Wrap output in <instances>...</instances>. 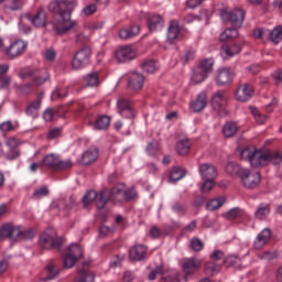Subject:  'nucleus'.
Masks as SVG:
<instances>
[{
  "instance_id": "obj_34",
  "label": "nucleus",
  "mask_w": 282,
  "mask_h": 282,
  "mask_svg": "<svg viewBox=\"0 0 282 282\" xmlns=\"http://www.w3.org/2000/svg\"><path fill=\"white\" fill-rule=\"evenodd\" d=\"M31 23L34 28H44L47 23V12H45V10H40L35 15L31 14Z\"/></svg>"
},
{
  "instance_id": "obj_17",
  "label": "nucleus",
  "mask_w": 282,
  "mask_h": 282,
  "mask_svg": "<svg viewBox=\"0 0 282 282\" xmlns=\"http://www.w3.org/2000/svg\"><path fill=\"white\" fill-rule=\"evenodd\" d=\"M199 268H202V261L195 258L185 259L183 262L185 281H188V276H191V274H195V272H197Z\"/></svg>"
},
{
  "instance_id": "obj_29",
  "label": "nucleus",
  "mask_w": 282,
  "mask_h": 282,
  "mask_svg": "<svg viewBox=\"0 0 282 282\" xmlns=\"http://www.w3.org/2000/svg\"><path fill=\"white\" fill-rule=\"evenodd\" d=\"M180 39H182V33L180 32V22L173 20L169 26L167 40L173 43V41H180Z\"/></svg>"
},
{
  "instance_id": "obj_51",
  "label": "nucleus",
  "mask_w": 282,
  "mask_h": 282,
  "mask_svg": "<svg viewBox=\"0 0 282 282\" xmlns=\"http://www.w3.org/2000/svg\"><path fill=\"white\" fill-rule=\"evenodd\" d=\"M241 260L237 256H229L224 260L227 268H239Z\"/></svg>"
},
{
  "instance_id": "obj_63",
  "label": "nucleus",
  "mask_w": 282,
  "mask_h": 282,
  "mask_svg": "<svg viewBox=\"0 0 282 282\" xmlns=\"http://www.w3.org/2000/svg\"><path fill=\"white\" fill-rule=\"evenodd\" d=\"M96 10H98V7L94 3L88 4L84 8L83 12L86 17H89L91 14H94V12H96Z\"/></svg>"
},
{
  "instance_id": "obj_50",
  "label": "nucleus",
  "mask_w": 282,
  "mask_h": 282,
  "mask_svg": "<svg viewBox=\"0 0 282 282\" xmlns=\"http://www.w3.org/2000/svg\"><path fill=\"white\" fill-rule=\"evenodd\" d=\"M245 215L246 212H243V209L235 207L227 213V219H240V217H243Z\"/></svg>"
},
{
  "instance_id": "obj_53",
  "label": "nucleus",
  "mask_w": 282,
  "mask_h": 282,
  "mask_svg": "<svg viewBox=\"0 0 282 282\" xmlns=\"http://www.w3.org/2000/svg\"><path fill=\"white\" fill-rule=\"evenodd\" d=\"M160 152V143L158 141H152L147 147V153L149 155H158Z\"/></svg>"
},
{
  "instance_id": "obj_47",
  "label": "nucleus",
  "mask_w": 282,
  "mask_h": 282,
  "mask_svg": "<svg viewBox=\"0 0 282 282\" xmlns=\"http://www.w3.org/2000/svg\"><path fill=\"white\" fill-rule=\"evenodd\" d=\"M185 176H186V171H184V169L182 167H174L170 173V180L172 182H180V180H182Z\"/></svg>"
},
{
  "instance_id": "obj_62",
  "label": "nucleus",
  "mask_w": 282,
  "mask_h": 282,
  "mask_svg": "<svg viewBox=\"0 0 282 282\" xmlns=\"http://www.w3.org/2000/svg\"><path fill=\"white\" fill-rule=\"evenodd\" d=\"M259 257L263 261H272V259H276V252L264 251V252L260 253Z\"/></svg>"
},
{
  "instance_id": "obj_12",
  "label": "nucleus",
  "mask_w": 282,
  "mask_h": 282,
  "mask_svg": "<svg viewBox=\"0 0 282 282\" xmlns=\"http://www.w3.org/2000/svg\"><path fill=\"white\" fill-rule=\"evenodd\" d=\"M240 180L245 188H257L261 182V173L245 169L241 171Z\"/></svg>"
},
{
  "instance_id": "obj_40",
  "label": "nucleus",
  "mask_w": 282,
  "mask_h": 282,
  "mask_svg": "<svg viewBox=\"0 0 282 282\" xmlns=\"http://www.w3.org/2000/svg\"><path fill=\"white\" fill-rule=\"evenodd\" d=\"M237 131H239V126L235 121H229L223 127L225 138H232Z\"/></svg>"
},
{
  "instance_id": "obj_20",
  "label": "nucleus",
  "mask_w": 282,
  "mask_h": 282,
  "mask_svg": "<svg viewBox=\"0 0 282 282\" xmlns=\"http://www.w3.org/2000/svg\"><path fill=\"white\" fill-rule=\"evenodd\" d=\"M272 238V231L270 229H263L256 238L253 247L256 250H261L264 246H268Z\"/></svg>"
},
{
  "instance_id": "obj_32",
  "label": "nucleus",
  "mask_w": 282,
  "mask_h": 282,
  "mask_svg": "<svg viewBox=\"0 0 282 282\" xmlns=\"http://www.w3.org/2000/svg\"><path fill=\"white\" fill-rule=\"evenodd\" d=\"M41 100H43V93H39L36 100L32 101L26 107V116H32V118H36L39 116V109H41Z\"/></svg>"
},
{
  "instance_id": "obj_43",
  "label": "nucleus",
  "mask_w": 282,
  "mask_h": 282,
  "mask_svg": "<svg viewBox=\"0 0 282 282\" xmlns=\"http://www.w3.org/2000/svg\"><path fill=\"white\" fill-rule=\"evenodd\" d=\"M35 236H36V232L34 231V229L21 230L18 227V232H17L15 241H21V239L32 240V238L35 237Z\"/></svg>"
},
{
  "instance_id": "obj_61",
  "label": "nucleus",
  "mask_w": 282,
  "mask_h": 282,
  "mask_svg": "<svg viewBox=\"0 0 282 282\" xmlns=\"http://www.w3.org/2000/svg\"><path fill=\"white\" fill-rule=\"evenodd\" d=\"M67 96V89L58 88L52 94V100H58L59 98H65Z\"/></svg>"
},
{
  "instance_id": "obj_45",
  "label": "nucleus",
  "mask_w": 282,
  "mask_h": 282,
  "mask_svg": "<svg viewBox=\"0 0 282 282\" xmlns=\"http://www.w3.org/2000/svg\"><path fill=\"white\" fill-rule=\"evenodd\" d=\"M76 282H94V273H91V271H87L86 269H82L78 272Z\"/></svg>"
},
{
  "instance_id": "obj_8",
  "label": "nucleus",
  "mask_w": 282,
  "mask_h": 282,
  "mask_svg": "<svg viewBox=\"0 0 282 282\" xmlns=\"http://www.w3.org/2000/svg\"><path fill=\"white\" fill-rule=\"evenodd\" d=\"M213 65H215L213 58L203 59L192 76V83L194 85L204 83L208 78V74L213 72Z\"/></svg>"
},
{
  "instance_id": "obj_46",
  "label": "nucleus",
  "mask_w": 282,
  "mask_h": 282,
  "mask_svg": "<svg viewBox=\"0 0 282 282\" xmlns=\"http://www.w3.org/2000/svg\"><path fill=\"white\" fill-rule=\"evenodd\" d=\"M85 82L88 87H98L100 85V75L98 73H90L86 76Z\"/></svg>"
},
{
  "instance_id": "obj_30",
  "label": "nucleus",
  "mask_w": 282,
  "mask_h": 282,
  "mask_svg": "<svg viewBox=\"0 0 282 282\" xmlns=\"http://www.w3.org/2000/svg\"><path fill=\"white\" fill-rule=\"evenodd\" d=\"M148 19V28L150 32H155L156 30H160L162 25H164V19L161 18L159 14H145Z\"/></svg>"
},
{
  "instance_id": "obj_16",
  "label": "nucleus",
  "mask_w": 282,
  "mask_h": 282,
  "mask_svg": "<svg viewBox=\"0 0 282 282\" xmlns=\"http://www.w3.org/2000/svg\"><path fill=\"white\" fill-rule=\"evenodd\" d=\"M232 78H235V73L232 72V68L221 67L217 70V85H230L232 83Z\"/></svg>"
},
{
  "instance_id": "obj_31",
  "label": "nucleus",
  "mask_w": 282,
  "mask_h": 282,
  "mask_svg": "<svg viewBox=\"0 0 282 282\" xmlns=\"http://www.w3.org/2000/svg\"><path fill=\"white\" fill-rule=\"evenodd\" d=\"M140 34V26L139 25H131L126 26L119 31V36L123 41H128V39H133Z\"/></svg>"
},
{
  "instance_id": "obj_33",
  "label": "nucleus",
  "mask_w": 282,
  "mask_h": 282,
  "mask_svg": "<svg viewBox=\"0 0 282 282\" xmlns=\"http://www.w3.org/2000/svg\"><path fill=\"white\" fill-rule=\"evenodd\" d=\"M98 160V149L90 148L82 155V164L88 166V164H94Z\"/></svg>"
},
{
  "instance_id": "obj_57",
  "label": "nucleus",
  "mask_w": 282,
  "mask_h": 282,
  "mask_svg": "<svg viewBox=\"0 0 282 282\" xmlns=\"http://www.w3.org/2000/svg\"><path fill=\"white\" fill-rule=\"evenodd\" d=\"M48 195H50V189H47L46 186L40 187L35 189V192L33 193V197L35 199H41V197H47Z\"/></svg>"
},
{
  "instance_id": "obj_27",
  "label": "nucleus",
  "mask_w": 282,
  "mask_h": 282,
  "mask_svg": "<svg viewBox=\"0 0 282 282\" xmlns=\"http://www.w3.org/2000/svg\"><path fill=\"white\" fill-rule=\"evenodd\" d=\"M19 31L22 34H30L32 32V13H25L20 17Z\"/></svg>"
},
{
  "instance_id": "obj_22",
  "label": "nucleus",
  "mask_w": 282,
  "mask_h": 282,
  "mask_svg": "<svg viewBox=\"0 0 282 282\" xmlns=\"http://www.w3.org/2000/svg\"><path fill=\"white\" fill-rule=\"evenodd\" d=\"M128 86L134 91L142 89L144 87V75L138 72L132 73L129 77Z\"/></svg>"
},
{
  "instance_id": "obj_55",
  "label": "nucleus",
  "mask_w": 282,
  "mask_h": 282,
  "mask_svg": "<svg viewBox=\"0 0 282 282\" xmlns=\"http://www.w3.org/2000/svg\"><path fill=\"white\" fill-rule=\"evenodd\" d=\"M205 270L208 274H217L219 270H221V265L215 263V262H207L205 264Z\"/></svg>"
},
{
  "instance_id": "obj_5",
  "label": "nucleus",
  "mask_w": 282,
  "mask_h": 282,
  "mask_svg": "<svg viewBox=\"0 0 282 282\" xmlns=\"http://www.w3.org/2000/svg\"><path fill=\"white\" fill-rule=\"evenodd\" d=\"M42 166L47 169L48 171H67V169H72L74 163L70 160H62L61 156L51 153L43 158Z\"/></svg>"
},
{
  "instance_id": "obj_25",
  "label": "nucleus",
  "mask_w": 282,
  "mask_h": 282,
  "mask_svg": "<svg viewBox=\"0 0 282 282\" xmlns=\"http://www.w3.org/2000/svg\"><path fill=\"white\" fill-rule=\"evenodd\" d=\"M208 105V95L206 93H200L196 99L192 102L191 108L196 113H199V111H204Z\"/></svg>"
},
{
  "instance_id": "obj_14",
  "label": "nucleus",
  "mask_w": 282,
  "mask_h": 282,
  "mask_svg": "<svg viewBox=\"0 0 282 282\" xmlns=\"http://www.w3.org/2000/svg\"><path fill=\"white\" fill-rule=\"evenodd\" d=\"M254 96V87L250 84H242L236 91V100L239 102H248Z\"/></svg>"
},
{
  "instance_id": "obj_9",
  "label": "nucleus",
  "mask_w": 282,
  "mask_h": 282,
  "mask_svg": "<svg viewBox=\"0 0 282 282\" xmlns=\"http://www.w3.org/2000/svg\"><path fill=\"white\" fill-rule=\"evenodd\" d=\"M39 243L44 250H52V248L58 250L63 246V239L56 236L54 231L46 230L40 236Z\"/></svg>"
},
{
  "instance_id": "obj_4",
  "label": "nucleus",
  "mask_w": 282,
  "mask_h": 282,
  "mask_svg": "<svg viewBox=\"0 0 282 282\" xmlns=\"http://www.w3.org/2000/svg\"><path fill=\"white\" fill-rule=\"evenodd\" d=\"M95 202L97 208L102 210L107 206L108 202H111V192L110 189H102L97 193L96 191H89L84 196V208H89V205Z\"/></svg>"
},
{
  "instance_id": "obj_1",
  "label": "nucleus",
  "mask_w": 282,
  "mask_h": 282,
  "mask_svg": "<svg viewBox=\"0 0 282 282\" xmlns=\"http://www.w3.org/2000/svg\"><path fill=\"white\" fill-rule=\"evenodd\" d=\"M48 10L55 14L51 24L57 34H65L66 32H69L74 25H76V23L72 21L69 2L67 0L52 1L48 4Z\"/></svg>"
},
{
  "instance_id": "obj_58",
  "label": "nucleus",
  "mask_w": 282,
  "mask_h": 282,
  "mask_svg": "<svg viewBox=\"0 0 282 282\" xmlns=\"http://www.w3.org/2000/svg\"><path fill=\"white\" fill-rule=\"evenodd\" d=\"M191 248L194 250V252H199L204 250V242L199 238H194L191 241Z\"/></svg>"
},
{
  "instance_id": "obj_19",
  "label": "nucleus",
  "mask_w": 282,
  "mask_h": 282,
  "mask_svg": "<svg viewBox=\"0 0 282 282\" xmlns=\"http://www.w3.org/2000/svg\"><path fill=\"white\" fill-rule=\"evenodd\" d=\"M25 50H28V42L18 40L9 46L7 54L8 56H11V58H14L17 56H21Z\"/></svg>"
},
{
  "instance_id": "obj_18",
  "label": "nucleus",
  "mask_w": 282,
  "mask_h": 282,
  "mask_svg": "<svg viewBox=\"0 0 282 282\" xmlns=\"http://www.w3.org/2000/svg\"><path fill=\"white\" fill-rule=\"evenodd\" d=\"M226 102V93H224V90H218L212 98V107L215 111L225 112Z\"/></svg>"
},
{
  "instance_id": "obj_15",
  "label": "nucleus",
  "mask_w": 282,
  "mask_h": 282,
  "mask_svg": "<svg viewBox=\"0 0 282 282\" xmlns=\"http://www.w3.org/2000/svg\"><path fill=\"white\" fill-rule=\"evenodd\" d=\"M241 52V43L237 42H228L221 46L220 55L223 58H232V56H237Z\"/></svg>"
},
{
  "instance_id": "obj_54",
  "label": "nucleus",
  "mask_w": 282,
  "mask_h": 282,
  "mask_svg": "<svg viewBox=\"0 0 282 282\" xmlns=\"http://www.w3.org/2000/svg\"><path fill=\"white\" fill-rule=\"evenodd\" d=\"M34 89H36V86H34V84H32V82H30L26 85L19 86V91L23 96H28L29 94H32V91H34Z\"/></svg>"
},
{
  "instance_id": "obj_41",
  "label": "nucleus",
  "mask_w": 282,
  "mask_h": 282,
  "mask_svg": "<svg viewBox=\"0 0 282 282\" xmlns=\"http://www.w3.org/2000/svg\"><path fill=\"white\" fill-rule=\"evenodd\" d=\"M62 116L63 113L61 112V109L56 108H48L43 113L45 122H52L53 120H56V118H61Z\"/></svg>"
},
{
  "instance_id": "obj_13",
  "label": "nucleus",
  "mask_w": 282,
  "mask_h": 282,
  "mask_svg": "<svg viewBox=\"0 0 282 282\" xmlns=\"http://www.w3.org/2000/svg\"><path fill=\"white\" fill-rule=\"evenodd\" d=\"M115 58H117L119 63H129V61L135 58V50H133L131 45L121 46L116 51Z\"/></svg>"
},
{
  "instance_id": "obj_39",
  "label": "nucleus",
  "mask_w": 282,
  "mask_h": 282,
  "mask_svg": "<svg viewBox=\"0 0 282 282\" xmlns=\"http://www.w3.org/2000/svg\"><path fill=\"white\" fill-rule=\"evenodd\" d=\"M61 274V269L54 262H50L46 265V281H54Z\"/></svg>"
},
{
  "instance_id": "obj_49",
  "label": "nucleus",
  "mask_w": 282,
  "mask_h": 282,
  "mask_svg": "<svg viewBox=\"0 0 282 282\" xmlns=\"http://www.w3.org/2000/svg\"><path fill=\"white\" fill-rule=\"evenodd\" d=\"M270 215V205H260L256 212L257 219H265Z\"/></svg>"
},
{
  "instance_id": "obj_3",
  "label": "nucleus",
  "mask_w": 282,
  "mask_h": 282,
  "mask_svg": "<svg viewBox=\"0 0 282 282\" xmlns=\"http://www.w3.org/2000/svg\"><path fill=\"white\" fill-rule=\"evenodd\" d=\"M220 17L223 21L231 23L232 28L226 29L220 34V41H230L239 36L237 28L243 25V19H246V12L242 9H235L232 11H221Z\"/></svg>"
},
{
  "instance_id": "obj_24",
  "label": "nucleus",
  "mask_w": 282,
  "mask_h": 282,
  "mask_svg": "<svg viewBox=\"0 0 282 282\" xmlns=\"http://www.w3.org/2000/svg\"><path fill=\"white\" fill-rule=\"evenodd\" d=\"M18 230L19 227H14L12 224H4L0 228V240L3 241V239H14L17 241Z\"/></svg>"
},
{
  "instance_id": "obj_10",
  "label": "nucleus",
  "mask_w": 282,
  "mask_h": 282,
  "mask_svg": "<svg viewBox=\"0 0 282 282\" xmlns=\"http://www.w3.org/2000/svg\"><path fill=\"white\" fill-rule=\"evenodd\" d=\"M91 61V48L89 46H83L79 48L72 61L73 69H83L87 67Z\"/></svg>"
},
{
  "instance_id": "obj_42",
  "label": "nucleus",
  "mask_w": 282,
  "mask_h": 282,
  "mask_svg": "<svg viewBox=\"0 0 282 282\" xmlns=\"http://www.w3.org/2000/svg\"><path fill=\"white\" fill-rule=\"evenodd\" d=\"M226 204V197L220 196L218 198H213L206 204L207 210H219L221 206Z\"/></svg>"
},
{
  "instance_id": "obj_52",
  "label": "nucleus",
  "mask_w": 282,
  "mask_h": 282,
  "mask_svg": "<svg viewBox=\"0 0 282 282\" xmlns=\"http://www.w3.org/2000/svg\"><path fill=\"white\" fill-rule=\"evenodd\" d=\"M205 182L203 183L200 191L202 193H210L215 187V178H204Z\"/></svg>"
},
{
  "instance_id": "obj_23",
  "label": "nucleus",
  "mask_w": 282,
  "mask_h": 282,
  "mask_svg": "<svg viewBox=\"0 0 282 282\" xmlns=\"http://www.w3.org/2000/svg\"><path fill=\"white\" fill-rule=\"evenodd\" d=\"M198 171L203 180H215L217 177V169L213 164L203 163L199 165Z\"/></svg>"
},
{
  "instance_id": "obj_28",
  "label": "nucleus",
  "mask_w": 282,
  "mask_h": 282,
  "mask_svg": "<svg viewBox=\"0 0 282 282\" xmlns=\"http://www.w3.org/2000/svg\"><path fill=\"white\" fill-rule=\"evenodd\" d=\"M109 124H111V119L108 116H99L95 122L89 121V126L96 131H105L109 129Z\"/></svg>"
},
{
  "instance_id": "obj_35",
  "label": "nucleus",
  "mask_w": 282,
  "mask_h": 282,
  "mask_svg": "<svg viewBox=\"0 0 282 282\" xmlns=\"http://www.w3.org/2000/svg\"><path fill=\"white\" fill-rule=\"evenodd\" d=\"M7 147H9V153L7 154V158L9 160H17V158H19L20 153H19V149H17L19 147V141L17 140V138H10L7 141Z\"/></svg>"
},
{
  "instance_id": "obj_6",
  "label": "nucleus",
  "mask_w": 282,
  "mask_h": 282,
  "mask_svg": "<svg viewBox=\"0 0 282 282\" xmlns=\"http://www.w3.org/2000/svg\"><path fill=\"white\" fill-rule=\"evenodd\" d=\"M22 78H31V83L34 87H41L50 80V73L46 68H30L22 73Z\"/></svg>"
},
{
  "instance_id": "obj_37",
  "label": "nucleus",
  "mask_w": 282,
  "mask_h": 282,
  "mask_svg": "<svg viewBox=\"0 0 282 282\" xmlns=\"http://www.w3.org/2000/svg\"><path fill=\"white\" fill-rule=\"evenodd\" d=\"M242 171H246V169H242L239 164L235 162H229L226 165V173L231 177H241Z\"/></svg>"
},
{
  "instance_id": "obj_60",
  "label": "nucleus",
  "mask_w": 282,
  "mask_h": 282,
  "mask_svg": "<svg viewBox=\"0 0 282 282\" xmlns=\"http://www.w3.org/2000/svg\"><path fill=\"white\" fill-rule=\"evenodd\" d=\"M162 274H164V267L159 265L150 272L149 281H155L156 276Z\"/></svg>"
},
{
  "instance_id": "obj_21",
  "label": "nucleus",
  "mask_w": 282,
  "mask_h": 282,
  "mask_svg": "<svg viewBox=\"0 0 282 282\" xmlns=\"http://www.w3.org/2000/svg\"><path fill=\"white\" fill-rule=\"evenodd\" d=\"M117 106L123 118H135V110H133V107H131V101L121 98L118 100Z\"/></svg>"
},
{
  "instance_id": "obj_26",
  "label": "nucleus",
  "mask_w": 282,
  "mask_h": 282,
  "mask_svg": "<svg viewBox=\"0 0 282 282\" xmlns=\"http://www.w3.org/2000/svg\"><path fill=\"white\" fill-rule=\"evenodd\" d=\"M129 256L133 261H143V259H147V247L143 245H135L130 249Z\"/></svg>"
},
{
  "instance_id": "obj_64",
  "label": "nucleus",
  "mask_w": 282,
  "mask_h": 282,
  "mask_svg": "<svg viewBox=\"0 0 282 282\" xmlns=\"http://www.w3.org/2000/svg\"><path fill=\"white\" fill-rule=\"evenodd\" d=\"M44 57L46 61H55L56 59V51H54L53 48H47L44 53Z\"/></svg>"
},
{
  "instance_id": "obj_59",
  "label": "nucleus",
  "mask_w": 282,
  "mask_h": 282,
  "mask_svg": "<svg viewBox=\"0 0 282 282\" xmlns=\"http://www.w3.org/2000/svg\"><path fill=\"white\" fill-rule=\"evenodd\" d=\"M270 39L273 43H279V40L282 39V26H276L270 34Z\"/></svg>"
},
{
  "instance_id": "obj_36",
  "label": "nucleus",
  "mask_w": 282,
  "mask_h": 282,
  "mask_svg": "<svg viewBox=\"0 0 282 282\" xmlns=\"http://www.w3.org/2000/svg\"><path fill=\"white\" fill-rule=\"evenodd\" d=\"M191 147H193V143L188 139H182L176 143V151L178 155H188Z\"/></svg>"
},
{
  "instance_id": "obj_44",
  "label": "nucleus",
  "mask_w": 282,
  "mask_h": 282,
  "mask_svg": "<svg viewBox=\"0 0 282 282\" xmlns=\"http://www.w3.org/2000/svg\"><path fill=\"white\" fill-rule=\"evenodd\" d=\"M142 69L148 74H155L160 69V63L154 59H148L142 64Z\"/></svg>"
},
{
  "instance_id": "obj_56",
  "label": "nucleus",
  "mask_w": 282,
  "mask_h": 282,
  "mask_svg": "<svg viewBox=\"0 0 282 282\" xmlns=\"http://www.w3.org/2000/svg\"><path fill=\"white\" fill-rule=\"evenodd\" d=\"M172 210L176 213V215H184V213H186V206L180 200H175L172 204Z\"/></svg>"
},
{
  "instance_id": "obj_2",
  "label": "nucleus",
  "mask_w": 282,
  "mask_h": 282,
  "mask_svg": "<svg viewBox=\"0 0 282 282\" xmlns=\"http://www.w3.org/2000/svg\"><path fill=\"white\" fill-rule=\"evenodd\" d=\"M240 160L250 162L251 166H267V164H281L282 155L276 151H261L251 148H245L240 152Z\"/></svg>"
},
{
  "instance_id": "obj_7",
  "label": "nucleus",
  "mask_w": 282,
  "mask_h": 282,
  "mask_svg": "<svg viewBox=\"0 0 282 282\" xmlns=\"http://www.w3.org/2000/svg\"><path fill=\"white\" fill-rule=\"evenodd\" d=\"M135 195L134 188L127 189L124 184L119 183L110 189V202L118 204V202H124V199L131 200Z\"/></svg>"
},
{
  "instance_id": "obj_11",
  "label": "nucleus",
  "mask_w": 282,
  "mask_h": 282,
  "mask_svg": "<svg viewBox=\"0 0 282 282\" xmlns=\"http://www.w3.org/2000/svg\"><path fill=\"white\" fill-rule=\"evenodd\" d=\"M80 257H83V248L76 243L70 245L63 257L64 268H74Z\"/></svg>"
},
{
  "instance_id": "obj_48",
  "label": "nucleus",
  "mask_w": 282,
  "mask_h": 282,
  "mask_svg": "<svg viewBox=\"0 0 282 282\" xmlns=\"http://www.w3.org/2000/svg\"><path fill=\"white\" fill-rule=\"evenodd\" d=\"M251 113L258 124H265L268 122V116L262 115L259 109L251 108Z\"/></svg>"
},
{
  "instance_id": "obj_38",
  "label": "nucleus",
  "mask_w": 282,
  "mask_h": 282,
  "mask_svg": "<svg viewBox=\"0 0 282 282\" xmlns=\"http://www.w3.org/2000/svg\"><path fill=\"white\" fill-rule=\"evenodd\" d=\"M4 10L10 12H19L23 9V0H3Z\"/></svg>"
}]
</instances>
